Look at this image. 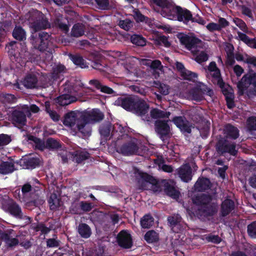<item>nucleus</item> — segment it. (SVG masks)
Returning <instances> with one entry per match:
<instances>
[{
    "mask_svg": "<svg viewBox=\"0 0 256 256\" xmlns=\"http://www.w3.org/2000/svg\"><path fill=\"white\" fill-rule=\"evenodd\" d=\"M212 196L206 194H196L192 198L193 204L198 206L196 215L201 220H208L217 214L218 206L216 203L212 202Z\"/></svg>",
    "mask_w": 256,
    "mask_h": 256,
    "instance_id": "nucleus-1",
    "label": "nucleus"
},
{
    "mask_svg": "<svg viewBox=\"0 0 256 256\" xmlns=\"http://www.w3.org/2000/svg\"><path fill=\"white\" fill-rule=\"evenodd\" d=\"M51 26L53 28H58L63 32H68L70 25L68 20L64 18L62 15L58 16L50 24L48 19L42 13L36 18L33 22H30V27L34 32L45 30L50 28Z\"/></svg>",
    "mask_w": 256,
    "mask_h": 256,
    "instance_id": "nucleus-2",
    "label": "nucleus"
},
{
    "mask_svg": "<svg viewBox=\"0 0 256 256\" xmlns=\"http://www.w3.org/2000/svg\"><path fill=\"white\" fill-rule=\"evenodd\" d=\"M32 33L30 40L32 44L36 49L40 52L48 51L49 47L52 45V36L48 33Z\"/></svg>",
    "mask_w": 256,
    "mask_h": 256,
    "instance_id": "nucleus-3",
    "label": "nucleus"
},
{
    "mask_svg": "<svg viewBox=\"0 0 256 256\" xmlns=\"http://www.w3.org/2000/svg\"><path fill=\"white\" fill-rule=\"evenodd\" d=\"M216 148L220 156H225L226 154H228L230 156H236L238 153L236 143L226 138H222L218 141Z\"/></svg>",
    "mask_w": 256,
    "mask_h": 256,
    "instance_id": "nucleus-4",
    "label": "nucleus"
},
{
    "mask_svg": "<svg viewBox=\"0 0 256 256\" xmlns=\"http://www.w3.org/2000/svg\"><path fill=\"white\" fill-rule=\"evenodd\" d=\"M252 86L256 90L253 92H256V72L250 70L248 74L243 76L241 80L237 83L238 94L240 96H243L245 91L250 86Z\"/></svg>",
    "mask_w": 256,
    "mask_h": 256,
    "instance_id": "nucleus-5",
    "label": "nucleus"
},
{
    "mask_svg": "<svg viewBox=\"0 0 256 256\" xmlns=\"http://www.w3.org/2000/svg\"><path fill=\"white\" fill-rule=\"evenodd\" d=\"M168 122L170 120H158L154 123L156 132L164 142H168L170 137V128L168 124Z\"/></svg>",
    "mask_w": 256,
    "mask_h": 256,
    "instance_id": "nucleus-6",
    "label": "nucleus"
},
{
    "mask_svg": "<svg viewBox=\"0 0 256 256\" xmlns=\"http://www.w3.org/2000/svg\"><path fill=\"white\" fill-rule=\"evenodd\" d=\"M6 208L7 212L14 218L18 220H26L27 223L30 222L31 218L26 215L21 206L16 202L12 200L8 202Z\"/></svg>",
    "mask_w": 256,
    "mask_h": 256,
    "instance_id": "nucleus-7",
    "label": "nucleus"
},
{
    "mask_svg": "<svg viewBox=\"0 0 256 256\" xmlns=\"http://www.w3.org/2000/svg\"><path fill=\"white\" fill-rule=\"evenodd\" d=\"M116 242L123 249L130 248L133 245L132 236L126 230H120L116 236Z\"/></svg>",
    "mask_w": 256,
    "mask_h": 256,
    "instance_id": "nucleus-8",
    "label": "nucleus"
},
{
    "mask_svg": "<svg viewBox=\"0 0 256 256\" xmlns=\"http://www.w3.org/2000/svg\"><path fill=\"white\" fill-rule=\"evenodd\" d=\"M16 45L17 42L11 41L6 45V49L7 50L10 60L12 62H16L22 66L24 63V62L20 56V53Z\"/></svg>",
    "mask_w": 256,
    "mask_h": 256,
    "instance_id": "nucleus-9",
    "label": "nucleus"
},
{
    "mask_svg": "<svg viewBox=\"0 0 256 256\" xmlns=\"http://www.w3.org/2000/svg\"><path fill=\"white\" fill-rule=\"evenodd\" d=\"M104 118V114L99 109H93L91 111L82 112V114L81 116L82 120L87 122L89 124L100 122Z\"/></svg>",
    "mask_w": 256,
    "mask_h": 256,
    "instance_id": "nucleus-10",
    "label": "nucleus"
},
{
    "mask_svg": "<svg viewBox=\"0 0 256 256\" xmlns=\"http://www.w3.org/2000/svg\"><path fill=\"white\" fill-rule=\"evenodd\" d=\"M82 114V112L78 111H70L67 112L64 116V124L70 127H73L76 124L77 127L78 124L82 121L81 119Z\"/></svg>",
    "mask_w": 256,
    "mask_h": 256,
    "instance_id": "nucleus-11",
    "label": "nucleus"
},
{
    "mask_svg": "<svg viewBox=\"0 0 256 256\" xmlns=\"http://www.w3.org/2000/svg\"><path fill=\"white\" fill-rule=\"evenodd\" d=\"M177 37L180 39V43L184 45L189 50H192V48H196L197 44L200 42L198 38L189 36L184 33H178Z\"/></svg>",
    "mask_w": 256,
    "mask_h": 256,
    "instance_id": "nucleus-12",
    "label": "nucleus"
},
{
    "mask_svg": "<svg viewBox=\"0 0 256 256\" xmlns=\"http://www.w3.org/2000/svg\"><path fill=\"white\" fill-rule=\"evenodd\" d=\"M172 122L180 129L182 132L191 133L192 124L184 116H176L172 118Z\"/></svg>",
    "mask_w": 256,
    "mask_h": 256,
    "instance_id": "nucleus-13",
    "label": "nucleus"
},
{
    "mask_svg": "<svg viewBox=\"0 0 256 256\" xmlns=\"http://www.w3.org/2000/svg\"><path fill=\"white\" fill-rule=\"evenodd\" d=\"M137 96H129L120 97L116 100V104L127 111L132 112Z\"/></svg>",
    "mask_w": 256,
    "mask_h": 256,
    "instance_id": "nucleus-14",
    "label": "nucleus"
},
{
    "mask_svg": "<svg viewBox=\"0 0 256 256\" xmlns=\"http://www.w3.org/2000/svg\"><path fill=\"white\" fill-rule=\"evenodd\" d=\"M10 119L15 126H24L26 122V116L24 112L18 109L13 110L10 115Z\"/></svg>",
    "mask_w": 256,
    "mask_h": 256,
    "instance_id": "nucleus-15",
    "label": "nucleus"
},
{
    "mask_svg": "<svg viewBox=\"0 0 256 256\" xmlns=\"http://www.w3.org/2000/svg\"><path fill=\"white\" fill-rule=\"evenodd\" d=\"M14 231L12 229H9L4 232L0 230V238L8 247L15 246L19 243L17 238H12L14 236Z\"/></svg>",
    "mask_w": 256,
    "mask_h": 256,
    "instance_id": "nucleus-16",
    "label": "nucleus"
},
{
    "mask_svg": "<svg viewBox=\"0 0 256 256\" xmlns=\"http://www.w3.org/2000/svg\"><path fill=\"white\" fill-rule=\"evenodd\" d=\"M178 6L170 2L167 6H164L162 10H159L158 12L162 16L170 20H176Z\"/></svg>",
    "mask_w": 256,
    "mask_h": 256,
    "instance_id": "nucleus-17",
    "label": "nucleus"
},
{
    "mask_svg": "<svg viewBox=\"0 0 256 256\" xmlns=\"http://www.w3.org/2000/svg\"><path fill=\"white\" fill-rule=\"evenodd\" d=\"M149 105L143 99L137 96L132 112L140 116H144L148 112Z\"/></svg>",
    "mask_w": 256,
    "mask_h": 256,
    "instance_id": "nucleus-18",
    "label": "nucleus"
},
{
    "mask_svg": "<svg viewBox=\"0 0 256 256\" xmlns=\"http://www.w3.org/2000/svg\"><path fill=\"white\" fill-rule=\"evenodd\" d=\"M178 176L182 181L188 182L192 178V169L188 164H182L177 170Z\"/></svg>",
    "mask_w": 256,
    "mask_h": 256,
    "instance_id": "nucleus-19",
    "label": "nucleus"
},
{
    "mask_svg": "<svg viewBox=\"0 0 256 256\" xmlns=\"http://www.w3.org/2000/svg\"><path fill=\"white\" fill-rule=\"evenodd\" d=\"M181 220L182 218L178 214L170 216L168 218V223L174 232L178 233L184 230Z\"/></svg>",
    "mask_w": 256,
    "mask_h": 256,
    "instance_id": "nucleus-20",
    "label": "nucleus"
},
{
    "mask_svg": "<svg viewBox=\"0 0 256 256\" xmlns=\"http://www.w3.org/2000/svg\"><path fill=\"white\" fill-rule=\"evenodd\" d=\"M22 162V166L25 168L33 170L40 166V160L38 156L30 155L23 158Z\"/></svg>",
    "mask_w": 256,
    "mask_h": 256,
    "instance_id": "nucleus-21",
    "label": "nucleus"
},
{
    "mask_svg": "<svg viewBox=\"0 0 256 256\" xmlns=\"http://www.w3.org/2000/svg\"><path fill=\"white\" fill-rule=\"evenodd\" d=\"M164 191L167 196L173 199L177 200L180 198V192L173 180H169L164 184Z\"/></svg>",
    "mask_w": 256,
    "mask_h": 256,
    "instance_id": "nucleus-22",
    "label": "nucleus"
},
{
    "mask_svg": "<svg viewBox=\"0 0 256 256\" xmlns=\"http://www.w3.org/2000/svg\"><path fill=\"white\" fill-rule=\"evenodd\" d=\"M8 161H2L0 164V174L3 175H6L12 174L17 170L15 166L14 160L8 158Z\"/></svg>",
    "mask_w": 256,
    "mask_h": 256,
    "instance_id": "nucleus-23",
    "label": "nucleus"
},
{
    "mask_svg": "<svg viewBox=\"0 0 256 256\" xmlns=\"http://www.w3.org/2000/svg\"><path fill=\"white\" fill-rule=\"evenodd\" d=\"M138 150V145L132 142L123 144L120 148V152L124 156H130L136 154Z\"/></svg>",
    "mask_w": 256,
    "mask_h": 256,
    "instance_id": "nucleus-24",
    "label": "nucleus"
},
{
    "mask_svg": "<svg viewBox=\"0 0 256 256\" xmlns=\"http://www.w3.org/2000/svg\"><path fill=\"white\" fill-rule=\"evenodd\" d=\"M112 125L109 121L104 122L98 128V131L101 136L106 141L110 138L112 139Z\"/></svg>",
    "mask_w": 256,
    "mask_h": 256,
    "instance_id": "nucleus-25",
    "label": "nucleus"
},
{
    "mask_svg": "<svg viewBox=\"0 0 256 256\" xmlns=\"http://www.w3.org/2000/svg\"><path fill=\"white\" fill-rule=\"evenodd\" d=\"M235 208L234 200L230 198H226L221 204L220 215L222 217L228 216Z\"/></svg>",
    "mask_w": 256,
    "mask_h": 256,
    "instance_id": "nucleus-26",
    "label": "nucleus"
},
{
    "mask_svg": "<svg viewBox=\"0 0 256 256\" xmlns=\"http://www.w3.org/2000/svg\"><path fill=\"white\" fill-rule=\"evenodd\" d=\"M239 130L236 126L230 124H226L224 128V134L226 138L235 140L240 136Z\"/></svg>",
    "mask_w": 256,
    "mask_h": 256,
    "instance_id": "nucleus-27",
    "label": "nucleus"
},
{
    "mask_svg": "<svg viewBox=\"0 0 256 256\" xmlns=\"http://www.w3.org/2000/svg\"><path fill=\"white\" fill-rule=\"evenodd\" d=\"M211 182L209 178L200 177L194 185V189L198 192H205L210 188Z\"/></svg>",
    "mask_w": 256,
    "mask_h": 256,
    "instance_id": "nucleus-28",
    "label": "nucleus"
},
{
    "mask_svg": "<svg viewBox=\"0 0 256 256\" xmlns=\"http://www.w3.org/2000/svg\"><path fill=\"white\" fill-rule=\"evenodd\" d=\"M178 15L176 20L182 22L184 24H187L190 20L192 18V12L186 8H182L178 6V11L177 12Z\"/></svg>",
    "mask_w": 256,
    "mask_h": 256,
    "instance_id": "nucleus-29",
    "label": "nucleus"
},
{
    "mask_svg": "<svg viewBox=\"0 0 256 256\" xmlns=\"http://www.w3.org/2000/svg\"><path fill=\"white\" fill-rule=\"evenodd\" d=\"M127 128L123 127L122 125L116 123L112 126V139L114 141H118L122 138L126 132Z\"/></svg>",
    "mask_w": 256,
    "mask_h": 256,
    "instance_id": "nucleus-30",
    "label": "nucleus"
},
{
    "mask_svg": "<svg viewBox=\"0 0 256 256\" xmlns=\"http://www.w3.org/2000/svg\"><path fill=\"white\" fill-rule=\"evenodd\" d=\"M44 202L45 200L43 197L38 194H34L31 196V198H28L25 202H26V206L28 207H40L44 204Z\"/></svg>",
    "mask_w": 256,
    "mask_h": 256,
    "instance_id": "nucleus-31",
    "label": "nucleus"
},
{
    "mask_svg": "<svg viewBox=\"0 0 256 256\" xmlns=\"http://www.w3.org/2000/svg\"><path fill=\"white\" fill-rule=\"evenodd\" d=\"M219 87L221 88L223 94L225 96V99L228 108L230 109L233 108L235 106L234 101V94L230 92L228 88L226 87V84L224 82L223 86H222V87Z\"/></svg>",
    "mask_w": 256,
    "mask_h": 256,
    "instance_id": "nucleus-32",
    "label": "nucleus"
},
{
    "mask_svg": "<svg viewBox=\"0 0 256 256\" xmlns=\"http://www.w3.org/2000/svg\"><path fill=\"white\" fill-rule=\"evenodd\" d=\"M90 84L94 86L96 89L100 90V92L107 94L115 96L116 92L110 88L104 86L97 80H92L90 81Z\"/></svg>",
    "mask_w": 256,
    "mask_h": 256,
    "instance_id": "nucleus-33",
    "label": "nucleus"
},
{
    "mask_svg": "<svg viewBox=\"0 0 256 256\" xmlns=\"http://www.w3.org/2000/svg\"><path fill=\"white\" fill-rule=\"evenodd\" d=\"M73 161L80 164L83 161L88 160L90 156V154L86 150H76L72 154Z\"/></svg>",
    "mask_w": 256,
    "mask_h": 256,
    "instance_id": "nucleus-34",
    "label": "nucleus"
},
{
    "mask_svg": "<svg viewBox=\"0 0 256 256\" xmlns=\"http://www.w3.org/2000/svg\"><path fill=\"white\" fill-rule=\"evenodd\" d=\"M68 56L72 62L78 67L82 68H88V65L87 64L86 62L81 56L79 54H70L68 55Z\"/></svg>",
    "mask_w": 256,
    "mask_h": 256,
    "instance_id": "nucleus-35",
    "label": "nucleus"
},
{
    "mask_svg": "<svg viewBox=\"0 0 256 256\" xmlns=\"http://www.w3.org/2000/svg\"><path fill=\"white\" fill-rule=\"evenodd\" d=\"M89 60H91V66L94 68L100 71H104L105 64L103 62L100 56L92 55L90 56Z\"/></svg>",
    "mask_w": 256,
    "mask_h": 256,
    "instance_id": "nucleus-36",
    "label": "nucleus"
},
{
    "mask_svg": "<svg viewBox=\"0 0 256 256\" xmlns=\"http://www.w3.org/2000/svg\"><path fill=\"white\" fill-rule=\"evenodd\" d=\"M78 232L80 236L84 238H90L92 234V230L90 226L85 223L79 224L78 228Z\"/></svg>",
    "mask_w": 256,
    "mask_h": 256,
    "instance_id": "nucleus-37",
    "label": "nucleus"
},
{
    "mask_svg": "<svg viewBox=\"0 0 256 256\" xmlns=\"http://www.w3.org/2000/svg\"><path fill=\"white\" fill-rule=\"evenodd\" d=\"M38 84V78L34 74H28L24 80V86L28 88H34Z\"/></svg>",
    "mask_w": 256,
    "mask_h": 256,
    "instance_id": "nucleus-38",
    "label": "nucleus"
},
{
    "mask_svg": "<svg viewBox=\"0 0 256 256\" xmlns=\"http://www.w3.org/2000/svg\"><path fill=\"white\" fill-rule=\"evenodd\" d=\"M48 202L50 209L52 210H56L60 206L62 200L60 198H58L56 194L52 193L50 194Z\"/></svg>",
    "mask_w": 256,
    "mask_h": 256,
    "instance_id": "nucleus-39",
    "label": "nucleus"
},
{
    "mask_svg": "<svg viewBox=\"0 0 256 256\" xmlns=\"http://www.w3.org/2000/svg\"><path fill=\"white\" fill-rule=\"evenodd\" d=\"M140 224L142 228H149L154 224V218L151 214H146L141 218Z\"/></svg>",
    "mask_w": 256,
    "mask_h": 256,
    "instance_id": "nucleus-40",
    "label": "nucleus"
},
{
    "mask_svg": "<svg viewBox=\"0 0 256 256\" xmlns=\"http://www.w3.org/2000/svg\"><path fill=\"white\" fill-rule=\"evenodd\" d=\"M87 122L82 120L78 124L77 128L78 130L84 136H89L91 134L92 128Z\"/></svg>",
    "mask_w": 256,
    "mask_h": 256,
    "instance_id": "nucleus-41",
    "label": "nucleus"
},
{
    "mask_svg": "<svg viewBox=\"0 0 256 256\" xmlns=\"http://www.w3.org/2000/svg\"><path fill=\"white\" fill-rule=\"evenodd\" d=\"M62 148L60 142L52 138H48L46 142V148L49 150H58Z\"/></svg>",
    "mask_w": 256,
    "mask_h": 256,
    "instance_id": "nucleus-42",
    "label": "nucleus"
},
{
    "mask_svg": "<svg viewBox=\"0 0 256 256\" xmlns=\"http://www.w3.org/2000/svg\"><path fill=\"white\" fill-rule=\"evenodd\" d=\"M130 41L134 45L138 46H146V40L142 36L136 34L131 36Z\"/></svg>",
    "mask_w": 256,
    "mask_h": 256,
    "instance_id": "nucleus-43",
    "label": "nucleus"
},
{
    "mask_svg": "<svg viewBox=\"0 0 256 256\" xmlns=\"http://www.w3.org/2000/svg\"><path fill=\"white\" fill-rule=\"evenodd\" d=\"M170 115L169 112L164 111L158 108H154L150 111V116L154 118H168Z\"/></svg>",
    "mask_w": 256,
    "mask_h": 256,
    "instance_id": "nucleus-44",
    "label": "nucleus"
},
{
    "mask_svg": "<svg viewBox=\"0 0 256 256\" xmlns=\"http://www.w3.org/2000/svg\"><path fill=\"white\" fill-rule=\"evenodd\" d=\"M212 72L213 74H212V82L215 84H217L218 86L222 87V86H223L224 81L222 77L220 70L218 68Z\"/></svg>",
    "mask_w": 256,
    "mask_h": 256,
    "instance_id": "nucleus-45",
    "label": "nucleus"
},
{
    "mask_svg": "<svg viewBox=\"0 0 256 256\" xmlns=\"http://www.w3.org/2000/svg\"><path fill=\"white\" fill-rule=\"evenodd\" d=\"M144 240L148 243H152L158 241V234L154 230L147 232L144 236Z\"/></svg>",
    "mask_w": 256,
    "mask_h": 256,
    "instance_id": "nucleus-46",
    "label": "nucleus"
},
{
    "mask_svg": "<svg viewBox=\"0 0 256 256\" xmlns=\"http://www.w3.org/2000/svg\"><path fill=\"white\" fill-rule=\"evenodd\" d=\"M70 35L68 34V33H65L66 34V38H64V36H62V43H64L65 45L72 42L74 40V38H79L83 36L84 33H70Z\"/></svg>",
    "mask_w": 256,
    "mask_h": 256,
    "instance_id": "nucleus-47",
    "label": "nucleus"
},
{
    "mask_svg": "<svg viewBox=\"0 0 256 256\" xmlns=\"http://www.w3.org/2000/svg\"><path fill=\"white\" fill-rule=\"evenodd\" d=\"M154 43L158 46L163 45L166 48H168L170 46L167 37L164 36H157L154 40Z\"/></svg>",
    "mask_w": 256,
    "mask_h": 256,
    "instance_id": "nucleus-48",
    "label": "nucleus"
},
{
    "mask_svg": "<svg viewBox=\"0 0 256 256\" xmlns=\"http://www.w3.org/2000/svg\"><path fill=\"white\" fill-rule=\"evenodd\" d=\"M180 76L184 80L192 82L195 81L196 79L198 78V74L196 73L192 72L187 69L185 72H182V74H181Z\"/></svg>",
    "mask_w": 256,
    "mask_h": 256,
    "instance_id": "nucleus-49",
    "label": "nucleus"
},
{
    "mask_svg": "<svg viewBox=\"0 0 256 256\" xmlns=\"http://www.w3.org/2000/svg\"><path fill=\"white\" fill-rule=\"evenodd\" d=\"M190 94L192 99L196 102H200L204 99V95L198 88L192 89L190 91Z\"/></svg>",
    "mask_w": 256,
    "mask_h": 256,
    "instance_id": "nucleus-50",
    "label": "nucleus"
},
{
    "mask_svg": "<svg viewBox=\"0 0 256 256\" xmlns=\"http://www.w3.org/2000/svg\"><path fill=\"white\" fill-rule=\"evenodd\" d=\"M70 212L72 214H80L81 212L80 202H74L72 203L70 208Z\"/></svg>",
    "mask_w": 256,
    "mask_h": 256,
    "instance_id": "nucleus-51",
    "label": "nucleus"
},
{
    "mask_svg": "<svg viewBox=\"0 0 256 256\" xmlns=\"http://www.w3.org/2000/svg\"><path fill=\"white\" fill-rule=\"evenodd\" d=\"M32 188L29 183H26L22 186V196L26 200H28V196L32 192Z\"/></svg>",
    "mask_w": 256,
    "mask_h": 256,
    "instance_id": "nucleus-52",
    "label": "nucleus"
},
{
    "mask_svg": "<svg viewBox=\"0 0 256 256\" xmlns=\"http://www.w3.org/2000/svg\"><path fill=\"white\" fill-rule=\"evenodd\" d=\"M234 46L230 44V46L229 50L226 52L227 58L226 62L227 64L230 66H233L235 63L234 55L233 52Z\"/></svg>",
    "mask_w": 256,
    "mask_h": 256,
    "instance_id": "nucleus-53",
    "label": "nucleus"
},
{
    "mask_svg": "<svg viewBox=\"0 0 256 256\" xmlns=\"http://www.w3.org/2000/svg\"><path fill=\"white\" fill-rule=\"evenodd\" d=\"M247 232L252 238H256V221L252 222L247 226Z\"/></svg>",
    "mask_w": 256,
    "mask_h": 256,
    "instance_id": "nucleus-54",
    "label": "nucleus"
},
{
    "mask_svg": "<svg viewBox=\"0 0 256 256\" xmlns=\"http://www.w3.org/2000/svg\"><path fill=\"white\" fill-rule=\"evenodd\" d=\"M120 27L126 31L129 30L133 26V22L130 19L126 18L124 20H120L118 23Z\"/></svg>",
    "mask_w": 256,
    "mask_h": 256,
    "instance_id": "nucleus-55",
    "label": "nucleus"
},
{
    "mask_svg": "<svg viewBox=\"0 0 256 256\" xmlns=\"http://www.w3.org/2000/svg\"><path fill=\"white\" fill-rule=\"evenodd\" d=\"M141 178L144 181L142 184L145 182H148L152 185H156L158 184V181L152 176L148 174L147 173H142L141 175Z\"/></svg>",
    "mask_w": 256,
    "mask_h": 256,
    "instance_id": "nucleus-56",
    "label": "nucleus"
},
{
    "mask_svg": "<svg viewBox=\"0 0 256 256\" xmlns=\"http://www.w3.org/2000/svg\"><path fill=\"white\" fill-rule=\"evenodd\" d=\"M80 207L81 212H87L92 209L94 205L92 202L82 200L80 202Z\"/></svg>",
    "mask_w": 256,
    "mask_h": 256,
    "instance_id": "nucleus-57",
    "label": "nucleus"
},
{
    "mask_svg": "<svg viewBox=\"0 0 256 256\" xmlns=\"http://www.w3.org/2000/svg\"><path fill=\"white\" fill-rule=\"evenodd\" d=\"M86 36L94 44L96 45L101 44L102 36H98V33H86Z\"/></svg>",
    "mask_w": 256,
    "mask_h": 256,
    "instance_id": "nucleus-58",
    "label": "nucleus"
},
{
    "mask_svg": "<svg viewBox=\"0 0 256 256\" xmlns=\"http://www.w3.org/2000/svg\"><path fill=\"white\" fill-rule=\"evenodd\" d=\"M248 128L250 131H256V116H252L247 120Z\"/></svg>",
    "mask_w": 256,
    "mask_h": 256,
    "instance_id": "nucleus-59",
    "label": "nucleus"
},
{
    "mask_svg": "<svg viewBox=\"0 0 256 256\" xmlns=\"http://www.w3.org/2000/svg\"><path fill=\"white\" fill-rule=\"evenodd\" d=\"M206 240L208 242H211L215 244H218L222 241L221 238L218 236L213 235L212 234L206 235Z\"/></svg>",
    "mask_w": 256,
    "mask_h": 256,
    "instance_id": "nucleus-60",
    "label": "nucleus"
},
{
    "mask_svg": "<svg viewBox=\"0 0 256 256\" xmlns=\"http://www.w3.org/2000/svg\"><path fill=\"white\" fill-rule=\"evenodd\" d=\"M12 141L10 136L6 134H0V146H6L10 144Z\"/></svg>",
    "mask_w": 256,
    "mask_h": 256,
    "instance_id": "nucleus-61",
    "label": "nucleus"
},
{
    "mask_svg": "<svg viewBox=\"0 0 256 256\" xmlns=\"http://www.w3.org/2000/svg\"><path fill=\"white\" fill-rule=\"evenodd\" d=\"M240 39L246 43L248 46H250L252 44V42H254V38H250L246 34V33H238Z\"/></svg>",
    "mask_w": 256,
    "mask_h": 256,
    "instance_id": "nucleus-62",
    "label": "nucleus"
},
{
    "mask_svg": "<svg viewBox=\"0 0 256 256\" xmlns=\"http://www.w3.org/2000/svg\"><path fill=\"white\" fill-rule=\"evenodd\" d=\"M98 8L102 10L109 8V0H94Z\"/></svg>",
    "mask_w": 256,
    "mask_h": 256,
    "instance_id": "nucleus-63",
    "label": "nucleus"
},
{
    "mask_svg": "<svg viewBox=\"0 0 256 256\" xmlns=\"http://www.w3.org/2000/svg\"><path fill=\"white\" fill-rule=\"evenodd\" d=\"M246 256H256V246L250 245L244 248Z\"/></svg>",
    "mask_w": 256,
    "mask_h": 256,
    "instance_id": "nucleus-64",
    "label": "nucleus"
}]
</instances>
